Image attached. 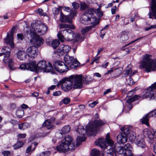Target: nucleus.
Wrapping results in <instances>:
<instances>
[{"label":"nucleus","instance_id":"nucleus-1","mask_svg":"<svg viewBox=\"0 0 156 156\" xmlns=\"http://www.w3.org/2000/svg\"><path fill=\"white\" fill-rule=\"evenodd\" d=\"M82 76L72 75L68 78L65 77L61 80L58 84L61 86L62 90L68 91L72 88L74 89H80L82 87Z\"/></svg>","mask_w":156,"mask_h":156},{"label":"nucleus","instance_id":"nucleus-2","mask_svg":"<svg viewBox=\"0 0 156 156\" xmlns=\"http://www.w3.org/2000/svg\"><path fill=\"white\" fill-rule=\"evenodd\" d=\"M95 144L103 149L102 156H114V145L113 141L110 139L109 134L106 135L105 139L100 138L95 142Z\"/></svg>","mask_w":156,"mask_h":156},{"label":"nucleus","instance_id":"nucleus-3","mask_svg":"<svg viewBox=\"0 0 156 156\" xmlns=\"http://www.w3.org/2000/svg\"><path fill=\"white\" fill-rule=\"evenodd\" d=\"M75 147L73 138L71 136L67 135L62 140L61 144L57 146L56 148L58 151L62 152L74 150Z\"/></svg>","mask_w":156,"mask_h":156},{"label":"nucleus","instance_id":"nucleus-4","mask_svg":"<svg viewBox=\"0 0 156 156\" xmlns=\"http://www.w3.org/2000/svg\"><path fill=\"white\" fill-rule=\"evenodd\" d=\"M152 56L146 54L142 56V60L140 62L142 68H156V58H151Z\"/></svg>","mask_w":156,"mask_h":156},{"label":"nucleus","instance_id":"nucleus-5","mask_svg":"<svg viewBox=\"0 0 156 156\" xmlns=\"http://www.w3.org/2000/svg\"><path fill=\"white\" fill-rule=\"evenodd\" d=\"M105 123L101 120H95L87 124L86 126V130L83 129L82 131H84L88 135H93L96 133L98 127L104 125Z\"/></svg>","mask_w":156,"mask_h":156},{"label":"nucleus","instance_id":"nucleus-6","mask_svg":"<svg viewBox=\"0 0 156 156\" xmlns=\"http://www.w3.org/2000/svg\"><path fill=\"white\" fill-rule=\"evenodd\" d=\"M155 83L152 84L144 91V94L141 98H149L150 100L154 99L155 98V94H156V87Z\"/></svg>","mask_w":156,"mask_h":156},{"label":"nucleus","instance_id":"nucleus-7","mask_svg":"<svg viewBox=\"0 0 156 156\" xmlns=\"http://www.w3.org/2000/svg\"><path fill=\"white\" fill-rule=\"evenodd\" d=\"M28 71H32L34 73H38L40 72L43 73L51 72L52 74L55 73V69H27ZM57 72L60 73H66L68 70L67 69H55Z\"/></svg>","mask_w":156,"mask_h":156},{"label":"nucleus","instance_id":"nucleus-8","mask_svg":"<svg viewBox=\"0 0 156 156\" xmlns=\"http://www.w3.org/2000/svg\"><path fill=\"white\" fill-rule=\"evenodd\" d=\"M71 48L68 45L61 44L57 50L58 54L59 56L67 54Z\"/></svg>","mask_w":156,"mask_h":156},{"label":"nucleus","instance_id":"nucleus-9","mask_svg":"<svg viewBox=\"0 0 156 156\" xmlns=\"http://www.w3.org/2000/svg\"><path fill=\"white\" fill-rule=\"evenodd\" d=\"M13 32L12 30L10 33H7L6 38L4 39V41L7 44H9L12 48L14 47V44L13 41Z\"/></svg>","mask_w":156,"mask_h":156},{"label":"nucleus","instance_id":"nucleus-10","mask_svg":"<svg viewBox=\"0 0 156 156\" xmlns=\"http://www.w3.org/2000/svg\"><path fill=\"white\" fill-rule=\"evenodd\" d=\"M151 12L149 13V18L153 19V16L156 20V0H151Z\"/></svg>","mask_w":156,"mask_h":156},{"label":"nucleus","instance_id":"nucleus-11","mask_svg":"<svg viewBox=\"0 0 156 156\" xmlns=\"http://www.w3.org/2000/svg\"><path fill=\"white\" fill-rule=\"evenodd\" d=\"M33 40L34 44L37 47H40L43 43L44 41L43 39L38 36L34 32H33Z\"/></svg>","mask_w":156,"mask_h":156},{"label":"nucleus","instance_id":"nucleus-12","mask_svg":"<svg viewBox=\"0 0 156 156\" xmlns=\"http://www.w3.org/2000/svg\"><path fill=\"white\" fill-rule=\"evenodd\" d=\"M38 49L36 46H33L27 48V55L31 58H34L37 56L36 50Z\"/></svg>","mask_w":156,"mask_h":156},{"label":"nucleus","instance_id":"nucleus-13","mask_svg":"<svg viewBox=\"0 0 156 156\" xmlns=\"http://www.w3.org/2000/svg\"><path fill=\"white\" fill-rule=\"evenodd\" d=\"M135 143L139 147L142 148L146 147L144 139L141 135H138L134 140Z\"/></svg>","mask_w":156,"mask_h":156},{"label":"nucleus","instance_id":"nucleus-14","mask_svg":"<svg viewBox=\"0 0 156 156\" xmlns=\"http://www.w3.org/2000/svg\"><path fill=\"white\" fill-rule=\"evenodd\" d=\"M37 68H53L52 63L49 62L47 63L45 61L41 60L37 63Z\"/></svg>","mask_w":156,"mask_h":156},{"label":"nucleus","instance_id":"nucleus-15","mask_svg":"<svg viewBox=\"0 0 156 156\" xmlns=\"http://www.w3.org/2000/svg\"><path fill=\"white\" fill-rule=\"evenodd\" d=\"M144 134L145 136H147L151 142L153 141L154 138H156V131H153L152 133L149 129L144 130Z\"/></svg>","mask_w":156,"mask_h":156},{"label":"nucleus","instance_id":"nucleus-16","mask_svg":"<svg viewBox=\"0 0 156 156\" xmlns=\"http://www.w3.org/2000/svg\"><path fill=\"white\" fill-rule=\"evenodd\" d=\"M59 20L62 23H67L71 24H72L73 22L69 15H65L62 11L60 13Z\"/></svg>","mask_w":156,"mask_h":156},{"label":"nucleus","instance_id":"nucleus-17","mask_svg":"<svg viewBox=\"0 0 156 156\" xmlns=\"http://www.w3.org/2000/svg\"><path fill=\"white\" fill-rule=\"evenodd\" d=\"M117 140L119 144L125 143L127 140L126 135L124 133H120L117 136Z\"/></svg>","mask_w":156,"mask_h":156},{"label":"nucleus","instance_id":"nucleus-18","mask_svg":"<svg viewBox=\"0 0 156 156\" xmlns=\"http://www.w3.org/2000/svg\"><path fill=\"white\" fill-rule=\"evenodd\" d=\"M146 36H145L143 37H140L136 39L134 41H131L130 43H128V44H126V45L123 46L121 48V50L122 51H125L126 52V54H128L129 53L131 52V50H130L131 48L129 47H128V48H126V46L129 45L130 44H133V43L137 41H138L139 40H140V39H141L145 37Z\"/></svg>","mask_w":156,"mask_h":156},{"label":"nucleus","instance_id":"nucleus-19","mask_svg":"<svg viewBox=\"0 0 156 156\" xmlns=\"http://www.w3.org/2000/svg\"><path fill=\"white\" fill-rule=\"evenodd\" d=\"M11 49L8 46H6L1 50V52H4L3 59L8 58L10 55Z\"/></svg>","mask_w":156,"mask_h":156},{"label":"nucleus","instance_id":"nucleus-20","mask_svg":"<svg viewBox=\"0 0 156 156\" xmlns=\"http://www.w3.org/2000/svg\"><path fill=\"white\" fill-rule=\"evenodd\" d=\"M18 58L20 60H23L27 58V54L24 51L19 50L17 53Z\"/></svg>","mask_w":156,"mask_h":156},{"label":"nucleus","instance_id":"nucleus-21","mask_svg":"<svg viewBox=\"0 0 156 156\" xmlns=\"http://www.w3.org/2000/svg\"><path fill=\"white\" fill-rule=\"evenodd\" d=\"M70 130V127L68 126H65L63 127L60 133L57 134L58 135H62L61 136H60L59 138H61L62 137V135L66 133H69Z\"/></svg>","mask_w":156,"mask_h":156},{"label":"nucleus","instance_id":"nucleus-22","mask_svg":"<svg viewBox=\"0 0 156 156\" xmlns=\"http://www.w3.org/2000/svg\"><path fill=\"white\" fill-rule=\"evenodd\" d=\"M121 35L120 38V40L123 43L127 42L129 39L128 34L125 31H122L121 33Z\"/></svg>","mask_w":156,"mask_h":156},{"label":"nucleus","instance_id":"nucleus-23","mask_svg":"<svg viewBox=\"0 0 156 156\" xmlns=\"http://www.w3.org/2000/svg\"><path fill=\"white\" fill-rule=\"evenodd\" d=\"M63 65L65 66L66 68H69L68 67L65 65L64 62L60 60L56 61L54 62L53 64V68H58L59 66H61Z\"/></svg>","mask_w":156,"mask_h":156},{"label":"nucleus","instance_id":"nucleus-24","mask_svg":"<svg viewBox=\"0 0 156 156\" xmlns=\"http://www.w3.org/2000/svg\"><path fill=\"white\" fill-rule=\"evenodd\" d=\"M83 136H78L76 139V146L78 147L81 144L82 142L86 140V138L84 136V133H83Z\"/></svg>","mask_w":156,"mask_h":156},{"label":"nucleus","instance_id":"nucleus-25","mask_svg":"<svg viewBox=\"0 0 156 156\" xmlns=\"http://www.w3.org/2000/svg\"><path fill=\"white\" fill-rule=\"evenodd\" d=\"M48 30V27L45 25L43 24L38 29L37 32L39 33H41L43 34L46 33Z\"/></svg>","mask_w":156,"mask_h":156},{"label":"nucleus","instance_id":"nucleus-26","mask_svg":"<svg viewBox=\"0 0 156 156\" xmlns=\"http://www.w3.org/2000/svg\"><path fill=\"white\" fill-rule=\"evenodd\" d=\"M129 98L127 100V103H131L132 102L138 100L139 98H141V96L138 95H135L134 96H132L131 97H129Z\"/></svg>","mask_w":156,"mask_h":156},{"label":"nucleus","instance_id":"nucleus-27","mask_svg":"<svg viewBox=\"0 0 156 156\" xmlns=\"http://www.w3.org/2000/svg\"><path fill=\"white\" fill-rule=\"evenodd\" d=\"M64 60L68 65H70L73 61V57H70L66 54L64 57Z\"/></svg>","mask_w":156,"mask_h":156},{"label":"nucleus","instance_id":"nucleus-28","mask_svg":"<svg viewBox=\"0 0 156 156\" xmlns=\"http://www.w3.org/2000/svg\"><path fill=\"white\" fill-rule=\"evenodd\" d=\"M3 62L8 64L9 68H12L14 65V62L12 59H3Z\"/></svg>","mask_w":156,"mask_h":156},{"label":"nucleus","instance_id":"nucleus-29","mask_svg":"<svg viewBox=\"0 0 156 156\" xmlns=\"http://www.w3.org/2000/svg\"><path fill=\"white\" fill-rule=\"evenodd\" d=\"M80 64V62L76 59H73V61L69 65L70 68H76Z\"/></svg>","mask_w":156,"mask_h":156},{"label":"nucleus","instance_id":"nucleus-30","mask_svg":"<svg viewBox=\"0 0 156 156\" xmlns=\"http://www.w3.org/2000/svg\"><path fill=\"white\" fill-rule=\"evenodd\" d=\"M42 126L48 129H51L52 126L51 121L50 119L46 120L43 124Z\"/></svg>","mask_w":156,"mask_h":156},{"label":"nucleus","instance_id":"nucleus-31","mask_svg":"<svg viewBox=\"0 0 156 156\" xmlns=\"http://www.w3.org/2000/svg\"><path fill=\"white\" fill-rule=\"evenodd\" d=\"M115 151H116L119 154H123L125 152L123 147H117L116 146H114Z\"/></svg>","mask_w":156,"mask_h":156},{"label":"nucleus","instance_id":"nucleus-32","mask_svg":"<svg viewBox=\"0 0 156 156\" xmlns=\"http://www.w3.org/2000/svg\"><path fill=\"white\" fill-rule=\"evenodd\" d=\"M60 43V42L59 40L57 39L54 40L51 42V45L54 49H55L59 44Z\"/></svg>","mask_w":156,"mask_h":156},{"label":"nucleus","instance_id":"nucleus-33","mask_svg":"<svg viewBox=\"0 0 156 156\" xmlns=\"http://www.w3.org/2000/svg\"><path fill=\"white\" fill-rule=\"evenodd\" d=\"M149 117L147 115H144L143 118L141 119V122L142 123L146 124L147 126H149V124L148 123V119Z\"/></svg>","mask_w":156,"mask_h":156},{"label":"nucleus","instance_id":"nucleus-34","mask_svg":"<svg viewBox=\"0 0 156 156\" xmlns=\"http://www.w3.org/2000/svg\"><path fill=\"white\" fill-rule=\"evenodd\" d=\"M27 68H37V64L35 61H33L28 63Z\"/></svg>","mask_w":156,"mask_h":156},{"label":"nucleus","instance_id":"nucleus-35","mask_svg":"<svg viewBox=\"0 0 156 156\" xmlns=\"http://www.w3.org/2000/svg\"><path fill=\"white\" fill-rule=\"evenodd\" d=\"M127 136L129 140L132 141H134L136 136L135 133L133 131L129 132V133Z\"/></svg>","mask_w":156,"mask_h":156},{"label":"nucleus","instance_id":"nucleus-36","mask_svg":"<svg viewBox=\"0 0 156 156\" xmlns=\"http://www.w3.org/2000/svg\"><path fill=\"white\" fill-rule=\"evenodd\" d=\"M136 72V70L132 72V69H128L126 70V73H124V75L125 76H127L128 75H129L130 76H132Z\"/></svg>","mask_w":156,"mask_h":156},{"label":"nucleus","instance_id":"nucleus-37","mask_svg":"<svg viewBox=\"0 0 156 156\" xmlns=\"http://www.w3.org/2000/svg\"><path fill=\"white\" fill-rule=\"evenodd\" d=\"M121 130L122 132V133H124L126 136L131 132L130 129L127 126H125L121 128Z\"/></svg>","mask_w":156,"mask_h":156},{"label":"nucleus","instance_id":"nucleus-38","mask_svg":"<svg viewBox=\"0 0 156 156\" xmlns=\"http://www.w3.org/2000/svg\"><path fill=\"white\" fill-rule=\"evenodd\" d=\"M77 14V11L76 10H72L70 13L69 17L71 20L76 16Z\"/></svg>","mask_w":156,"mask_h":156},{"label":"nucleus","instance_id":"nucleus-39","mask_svg":"<svg viewBox=\"0 0 156 156\" xmlns=\"http://www.w3.org/2000/svg\"><path fill=\"white\" fill-rule=\"evenodd\" d=\"M95 11L93 8L88 9L86 10L84 12L83 14L84 15L87 16L88 14L92 15L93 14L94 12Z\"/></svg>","mask_w":156,"mask_h":156},{"label":"nucleus","instance_id":"nucleus-40","mask_svg":"<svg viewBox=\"0 0 156 156\" xmlns=\"http://www.w3.org/2000/svg\"><path fill=\"white\" fill-rule=\"evenodd\" d=\"M73 40L72 41L73 44H74L75 43H77L79 42L80 38V34H75V36H74Z\"/></svg>","mask_w":156,"mask_h":156},{"label":"nucleus","instance_id":"nucleus-41","mask_svg":"<svg viewBox=\"0 0 156 156\" xmlns=\"http://www.w3.org/2000/svg\"><path fill=\"white\" fill-rule=\"evenodd\" d=\"M23 144V143L22 141H18L13 146L15 149H17L21 147Z\"/></svg>","mask_w":156,"mask_h":156},{"label":"nucleus","instance_id":"nucleus-42","mask_svg":"<svg viewBox=\"0 0 156 156\" xmlns=\"http://www.w3.org/2000/svg\"><path fill=\"white\" fill-rule=\"evenodd\" d=\"M92 28L91 26H88L83 28L81 30V33L82 35H85L87 32L90 31Z\"/></svg>","mask_w":156,"mask_h":156},{"label":"nucleus","instance_id":"nucleus-43","mask_svg":"<svg viewBox=\"0 0 156 156\" xmlns=\"http://www.w3.org/2000/svg\"><path fill=\"white\" fill-rule=\"evenodd\" d=\"M100 153V151L96 149H94L91 151V156H99Z\"/></svg>","mask_w":156,"mask_h":156},{"label":"nucleus","instance_id":"nucleus-44","mask_svg":"<svg viewBox=\"0 0 156 156\" xmlns=\"http://www.w3.org/2000/svg\"><path fill=\"white\" fill-rule=\"evenodd\" d=\"M63 8L62 6H59L58 8H55L53 10V14L56 15H58L59 14L60 10Z\"/></svg>","mask_w":156,"mask_h":156},{"label":"nucleus","instance_id":"nucleus-45","mask_svg":"<svg viewBox=\"0 0 156 156\" xmlns=\"http://www.w3.org/2000/svg\"><path fill=\"white\" fill-rule=\"evenodd\" d=\"M75 33L74 32L73 33L69 34L68 35L67 40L68 41H72L74 39V36H75Z\"/></svg>","mask_w":156,"mask_h":156},{"label":"nucleus","instance_id":"nucleus-46","mask_svg":"<svg viewBox=\"0 0 156 156\" xmlns=\"http://www.w3.org/2000/svg\"><path fill=\"white\" fill-rule=\"evenodd\" d=\"M100 19L96 18L95 19V21L93 23V24L92 25L90 26H91V28L92 29L95 28V27L97 25L99 24L100 23Z\"/></svg>","mask_w":156,"mask_h":156},{"label":"nucleus","instance_id":"nucleus-47","mask_svg":"<svg viewBox=\"0 0 156 156\" xmlns=\"http://www.w3.org/2000/svg\"><path fill=\"white\" fill-rule=\"evenodd\" d=\"M88 6L85 2L80 4V9L81 11H83L88 9Z\"/></svg>","mask_w":156,"mask_h":156},{"label":"nucleus","instance_id":"nucleus-48","mask_svg":"<svg viewBox=\"0 0 156 156\" xmlns=\"http://www.w3.org/2000/svg\"><path fill=\"white\" fill-rule=\"evenodd\" d=\"M24 114V111L22 109L18 110L16 112V114L18 117L22 118Z\"/></svg>","mask_w":156,"mask_h":156},{"label":"nucleus","instance_id":"nucleus-49","mask_svg":"<svg viewBox=\"0 0 156 156\" xmlns=\"http://www.w3.org/2000/svg\"><path fill=\"white\" fill-rule=\"evenodd\" d=\"M83 20L84 21L83 23L85 25H87L91 21V18L88 16H87L86 18H83Z\"/></svg>","mask_w":156,"mask_h":156},{"label":"nucleus","instance_id":"nucleus-50","mask_svg":"<svg viewBox=\"0 0 156 156\" xmlns=\"http://www.w3.org/2000/svg\"><path fill=\"white\" fill-rule=\"evenodd\" d=\"M147 115L149 118L151 117H156V112H155V111L154 109L153 111L151 112L148 113L147 114Z\"/></svg>","mask_w":156,"mask_h":156},{"label":"nucleus","instance_id":"nucleus-51","mask_svg":"<svg viewBox=\"0 0 156 156\" xmlns=\"http://www.w3.org/2000/svg\"><path fill=\"white\" fill-rule=\"evenodd\" d=\"M85 81H86L85 83L86 84H89L92 81V79L89 76H86L85 78Z\"/></svg>","mask_w":156,"mask_h":156},{"label":"nucleus","instance_id":"nucleus-52","mask_svg":"<svg viewBox=\"0 0 156 156\" xmlns=\"http://www.w3.org/2000/svg\"><path fill=\"white\" fill-rule=\"evenodd\" d=\"M123 148L125 151L127 150L129 151V150H132V148L131 146L129 144H126Z\"/></svg>","mask_w":156,"mask_h":156},{"label":"nucleus","instance_id":"nucleus-53","mask_svg":"<svg viewBox=\"0 0 156 156\" xmlns=\"http://www.w3.org/2000/svg\"><path fill=\"white\" fill-rule=\"evenodd\" d=\"M132 150L126 151L124 153V156H133V153L132 152Z\"/></svg>","mask_w":156,"mask_h":156},{"label":"nucleus","instance_id":"nucleus-54","mask_svg":"<svg viewBox=\"0 0 156 156\" xmlns=\"http://www.w3.org/2000/svg\"><path fill=\"white\" fill-rule=\"evenodd\" d=\"M57 37L58 39L62 42H64V36L61 33H59L58 34Z\"/></svg>","mask_w":156,"mask_h":156},{"label":"nucleus","instance_id":"nucleus-55","mask_svg":"<svg viewBox=\"0 0 156 156\" xmlns=\"http://www.w3.org/2000/svg\"><path fill=\"white\" fill-rule=\"evenodd\" d=\"M72 5L73 8L74 9V10L78 9L80 7L79 4L75 2H73Z\"/></svg>","mask_w":156,"mask_h":156},{"label":"nucleus","instance_id":"nucleus-56","mask_svg":"<svg viewBox=\"0 0 156 156\" xmlns=\"http://www.w3.org/2000/svg\"><path fill=\"white\" fill-rule=\"evenodd\" d=\"M50 153V151H49L43 152L40 154V156H48Z\"/></svg>","mask_w":156,"mask_h":156},{"label":"nucleus","instance_id":"nucleus-57","mask_svg":"<svg viewBox=\"0 0 156 156\" xmlns=\"http://www.w3.org/2000/svg\"><path fill=\"white\" fill-rule=\"evenodd\" d=\"M70 99L69 98H64L62 101L64 104H67L69 103Z\"/></svg>","mask_w":156,"mask_h":156},{"label":"nucleus","instance_id":"nucleus-58","mask_svg":"<svg viewBox=\"0 0 156 156\" xmlns=\"http://www.w3.org/2000/svg\"><path fill=\"white\" fill-rule=\"evenodd\" d=\"M32 147V146H30L27 147V148L26 150V153H27L29 154L30 152L34 150L36 148V147H34V148L32 150H31Z\"/></svg>","mask_w":156,"mask_h":156},{"label":"nucleus","instance_id":"nucleus-59","mask_svg":"<svg viewBox=\"0 0 156 156\" xmlns=\"http://www.w3.org/2000/svg\"><path fill=\"white\" fill-rule=\"evenodd\" d=\"M69 24H66L61 23L59 25V28L60 29L65 28H68Z\"/></svg>","mask_w":156,"mask_h":156},{"label":"nucleus","instance_id":"nucleus-60","mask_svg":"<svg viewBox=\"0 0 156 156\" xmlns=\"http://www.w3.org/2000/svg\"><path fill=\"white\" fill-rule=\"evenodd\" d=\"M17 37L18 39L21 41H23L24 38V36L23 34H18Z\"/></svg>","mask_w":156,"mask_h":156},{"label":"nucleus","instance_id":"nucleus-61","mask_svg":"<svg viewBox=\"0 0 156 156\" xmlns=\"http://www.w3.org/2000/svg\"><path fill=\"white\" fill-rule=\"evenodd\" d=\"M2 154L4 156H9L10 154V152L9 151H4L2 152Z\"/></svg>","mask_w":156,"mask_h":156},{"label":"nucleus","instance_id":"nucleus-62","mask_svg":"<svg viewBox=\"0 0 156 156\" xmlns=\"http://www.w3.org/2000/svg\"><path fill=\"white\" fill-rule=\"evenodd\" d=\"M28 63H24L20 65L19 68H27Z\"/></svg>","mask_w":156,"mask_h":156},{"label":"nucleus","instance_id":"nucleus-63","mask_svg":"<svg viewBox=\"0 0 156 156\" xmlns=\"http://www.w3.org/2000/svg\"><path fill=\"white\" fill-rule=\"evenodd\" d=\"M98 103V102L97 101H94L89 104L88 105V106L90 107L93 108Z\"/></svg>","mask_w":156,"mask_h":156},{"label":"nucleus","instance_id":"nucleus-64","mask_svg":"<svg viewBox=\"0 0 156 156\" xmlns=\"http://www.w3.org/2000/svg\"><path fill=\"white\" fill-rule=\"evenodd\" d=\"M117 9V7L116 6H115L113 7L111 9L112 14L113 15L115 13L116 10Z\"/></svg>","mask_w":156,"mask_h":156}]
</instances>
